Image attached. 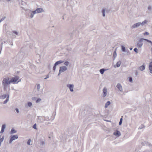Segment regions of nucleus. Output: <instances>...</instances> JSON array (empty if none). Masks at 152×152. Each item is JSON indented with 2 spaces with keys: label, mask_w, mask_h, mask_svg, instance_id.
Returning <instances> with one entry per match:
<instances>
[{
  "label": "nucleus",
  "mask_w": 152,
  "mask_h": 152,
  "mask_svg": "<svg viewBox=\"0 0 152 152\" xmlns=\"http://www.w3.org/2000/svg\"><path fill=\"white\" fill-rule=\"evenodd\" d=\"M140 68L141 71L144 70L145 69V65H142L140 67Z\"/></svg>",
  "instance_id": "4be33fe9"
},
{
  "label": "nucleus",
  "mask_w": 152,
  "mask_h": 152,
  "mask_svg": "<svg viewBox=\"0 0 152 152\" xmlns=\"http://www.w3.org/2000/svg\"><path fill=\"white\" fill-rule=\"evenodd\" d=\"M49 77V75H46V77L45 78V79H47V78H48Z\"/></svg>",
  "instance_id": "c03bdc74"
},
{
  "label": "nucleus",
  "mask_w": 152,
  "mask_h": 152,
  "mask_svg": "<svg viewBox=\"0 0 152 152\" xmlns=\"http://www.w3.org/2000/svg\"><path fill=\"white\" fill-rule=\"evenodd\" d=\"M19 77L18 76H16L12 78L10 80L11 83H15L19 79Z\"/></svg>",
  "instance_id": "0eeeda50"
},
{
  "label": "nucleus",
  "mask_w": 152,
  "mask_h": 152,
  "mask_svg": "<svg viewBox=\"0 0 152 152\" xmlns=\"http://www.w3.org/2000/svg\"><path fill=\"white\" fill-rule=\"evenodd\" d=\"M113 134L117 137H119L121 135V133L119 131L116 130L113 132Z\"/></svg>",
  "instance_id": "6e6552de"
},
{
  "label": "nucleus",
  "mask_w": 152,
  "mask_h": 152,
  "mask_svg": "<svg viewBox=\"0 0 152 152\" xmlns=\"http://www.w3.org/2000/svg\"><path fill=\"white\" fill-rule=\"evenodd\" d=\"M129 80L130 82H132V77H129Z\"/></svg>",
  "instance_id": "c9c22d12"
},
{
  "label": "nucleus",
  "mask_w": 152,
  "mask_h": 152,
  "mask_svg": "<svg viewBox=\"0 0 152 152\" xmlns=\"http://www.w3.org/2000/svg\"><path fill=\"white\" fill-rule=\"evenodd\" d=\"M8 1H10V0H7Z\"/></svg>",
  "instance_id": "4d7b16f0"
},
{
  "label": "nucleus",
  "mask_w": 152,
  "mask_h": 152,
  "mask_svg": "<svg viewBox=\"0 0 152 152\" xmlns=\"http://www.w3.org/2000/svg\"><path fill=\"white\" fill-rule=\"evenodd\" d=\"M149 34V33L148 32H145L144 33V34L145 35H148Z\"/></svg>",
  "instance_id": "37998d69"
},
{
  "label": "nucleus",
  "mask_w": 152,
  "mask_h": 152,
  "mask_svg": "<svg viewBox=\"0 0 152 152\" xmlns=\"http://www.w3.org/2000/svg\"><path fill=\"white\" fill-rule=\"evenodd\" d=\"M9 96L8 94H4L0 96V98L1 99H4L5 98H6V100L3 103L4 104H5L9 100Z\"/></svg>",
  "instance_id": "7ed1b4c3"
},
{
  "label": "nucleus",
  "mask_w": 152,
  "mask_h": 152,
  "mask_svg": "<svg viewBox=\"0 0 152 152\" xmlns=\"http://www.w3.org/2000/svg\"><path fill=\"white\" fill-rule=\"evenodd\" d=\"M109 10H102V13L103 16L104 17L105 16V13L106 12L107 13L109 12Z\"/></svg>",
  "instance_id": "a211bd4d"
},
{
  "label": "nucleus",
  "mask_w": 152,
  "mask_h": 152,
  "mask_svg": "<svg viewBox=\"0 0 152 152\" xmlns=\"http://www.w3.org/2000/svg\"><path fill=\"white\" fill-rule=\"evenodd\" d=\"M110 103L111 102L110 101H107L105 104V107L106 108L110 104Z\"/></svg>",
  "instance_id": "412c9836"
},
{
  "label": "nucleus",
  "mask_w": 152,
  "mask_h": 152,
  "mask_svg": "<svg viewBox=\"0 0 152 152\" xmlns=\"http://www.w3.org/2000/svg\"><path fill=\"white\" fill-rule=\"evenodd\" d=\"M6 126V125L5 124H3L2 125L1 130L0 132V133H2L4 132V129H5Z\"/></svg>",
  "instance_id": "f8f14e48"
},
{
  "label": "nucleus",
  "mask_w": 152,
  "mask_h": 152,
  "mask_svg": "<svg viewBox=\"0 0 152 152\" xmlns=\"http://www.w3.org/2000/svg\"><path fill=\"white\" fill-rule=\"evenodd\" d=\"M3 141V140H1L0 139V142H1H1Z\"/></svg>",
  "instance_id": "de8ad7c7"
},
{
  "label": "nucleus",
  "mask_w": 152,
  "mask_h": 152,
  "mask_svg": "<svg viewBox=\"0 0 152 152\" xmlns=\"http://www.w3.org/2000/svg\"><path fill=\"white\" fill-rule=\"evenodd\" d=\"M122 120H123V119H122V118H120V121H119V125H120L122 124Z\"/></svg>",
  "instance_id": "7c9ffc66"
},
{
  "label": "nucleus",
  "mask_w": 152,
  "mask_h": 152,
  "mask_svg": "<svg viewBox=\"0 0 152 152\" xmlns=\"http://www.w3.org/2000/svg\"><path fill=\"white\" fill-rule=\"evenodd\" d=\"M149 69L150 71V73L152 74V61L149 63Z\"/></svg>",
  "instance_id": "4468645a"
},
{
  "label": "nucleus",
  "mask_w": 152,
  "mask_h": 152,
  "mask_svg": "<svg viewBox=\"0 0 152 152\" xmlns=\"http://www.w3.org/2000/svg\"><path fill=\"white\" fill-rule=\"evenodd\" d=\"M105 71H106V69H105L103 68V69H100L99 72L102 75L104 74V72Z\"/></svg>",
  "instance_id": "aec40b11"
},
{
  "label": "nucleus",
  "mask_w": 152,
  "mask_h": 152,
  "mask_svg": "<svg viewBox=\"0 0 152 152\" xmlns=\"http://www.w3.org/2000/svg\"><path fill=\"white\" fill-rule=\"evenodd\" d=\"M37 10H41V9L40 8H38V9H37Z\"/></svg>",
  "instance_id": "3c124183"
},
{
  "label": "nucleus",
  "mask_w": 152,
  "mask_h": 152,
  "mask_svg": "<svg viewBox=\"0 0 152 152\" xmlns=\"http://www.w3.org/2000/svg\"><path fill=\"white\" fill-rule=\"evenodd\" d=\"M36 126H37L36 124H35L33 126V128L34 129H37V128Z\"/></svg>",
  "instance_id": "72a5a7b5"
},
{
  "label": "nucleus",
  "mask_w": 152,
  "mask_h": 152,
  "mask_svg": "<svg viewBox=\"0 0 152 152\" xmlns=\"http://www.w3.org/2000/svg\"><path fill=\"white\" fill-rule=\"evenodd\" d=\"M31 141V140L30 139H29L27 142V144L28 145H30V142Z\"/></svg>",
  "instance_id": "e433bc0d"
},
{
  "label": "nucleus",
  "mask_w": 152,
  "mask_h": 152,
  "mask_svg": "<svg viewBox=\"0 0 152 152\" xmlns=\"http://www.w3.org/2000/svg\"><path fill=\"white\" fill-rule=\"evenodd\" d=\"M21 80H19L16 83H18Z\"/></svg>",
  "instance_id": "09e8293b"
},
{
  "label": "nucleus",
  "mask_w": 152,
  "mask_h": 152,
  "mask_svg": "<svg viewBox=\"0 0 152 152\" xmlns=\"http://www.w3.org/2000/svg\"><path fill=\"white\" fill-rule=\"evenodd\" d=\"M11 137L9 142L10 143H11L13 140L17 139L18 138V135H11Z\"/></svg>",
  "instance_id": "423d86ee"
},
{
  "label": "nucleus",
  "mask_w": 152,
  "mask_h": 152,
  "mask_svg": "<svg viewBox=\"0 0 152 152\" xmlns=\"http://www.w3.org/2000/svg\"><path fill=\"white\" fill-rule=\"evenodd\" d=\"M141 25V23L140 22H138L134 24H133L131 27V28H137L140 26Z\"/></svg>",
  "instance_id": "1a4fd4ad"
},
{
  "label": "nucleus",
  "mask_w": 152,
  "mask_h": 152,
  "mask_svg": "<svg viewBox=\"0 0 152 152\" xmlns=\"http://www.w3.org/2000/svg\"><path fill=\"white\" fill-rule=\"evenodd\" d=\"M57 65H56L55 64H54V66L53 68V70L55 72L56 70V66Z\"/></svg>",
  "instance_id": "cd10ccee"
},
{
  "label": "nucleus",
  "mask_w": 152,
  "mask_h": 152,
  "mask_svg": "<svg viewBox=\"0 0 152 152\" xmlns=\"http://www.w3.org/2000/svg\"><path fill=\"white\" fill-rule=\"evenodd\" d=\"M145 41H146L147 42H149L151 44V45L152 46V42L151 40H150L148 39H145Z\"/></svg>",
  "instance_id": "a878e982"
},
{
  "label": "nucleus",
  "mask_w": 152,
  "mask_h": 152,
  "mask_svg": "<svg viewBox=\"0 0 152 152\" xmlns=\"http://www.w3.org/2000/svg\"><path fill=\"white\" fill-rule=\"evenodd\" d=\"M49 137L50 138V137Z\"/></svg>",
  "instance_id": "5fc2aeb1"
},
{
  "label": "nucleus",
  "mask_w": 152,
  "mask_h": 152,
  "mask_svg": "<svg viewBox=\"0 0 152 152\" xmlns=\"http://www.w3.org/2000/svg\"><path fill=\"white\" fill-rule=\"evenodd\" d=\"M147 22V20H145L143 21L142 22V23H141V25L142 26H143Z\"/></svg>",
  "instance_id": "bb28decb"
},
{
  "label": "nucleus",
  "mask_w": 152,
  "mask_h": 152,
  "mask_svg": "<svg viewBox=\"0 0 152 152\" xmlns=\"http://www.w3.org/2000/svg\"><path fill=\"white\" fill-rule=\"evenodd\" d=\"M67 69V67L65 66H62L60 67L59 72L58 74L59 75L61 72H63L66 70Z\"/></svg>",
  "instance_id": "39448f33"
},
{
  "label": "nucleus",
  "mask_w": 152,
  "mask_h": 152,
  "mask_svg": "<svg viewBox=\"0 0 152 152\" xmlns=\"http://www.w3.org/2000/svg\"><path fill=\"white\" fill-rule=\"evenodd\" d=\"M6 18V17L4 16L0 20V21L1 22Z\"/></svg>",
  "instance_id": "58836bf2"
},
{
  "label": "nucleus",
  "mask_w": 152,
  "mask_h": 152,
  "mask_svg": "<svg viewBox=\"0 0 152 152\" xmlns=\"http://www.w3.org/2000/svg\"><path fill=\"white\" fill-rule=\"evenodd\" d=\"M11 83L10 80L9 78H5L3 80L2 84L4 89H5L7 88L8 86Z\"/></svg>",
  "instance_id": "f257e3e1"
},
{
  "label": "nucleus",
  "mask_w": 152,
  "mask_h": 152,
  "mask_svg": "<svg viewBox=\"0 0 152 152\" xmlns=\"http://www.w3.org/2000/svg\"><path fill=\"white\" fill-rule=\"evenodd\" d=\"M41 144L42 145H44L45 144V142L44 141H41Z\"/></svg>",
  "instance_id": "ea45409f"
},
{
  "label": "nucleus",
  "mask_w": 152,
  "mask_h": 152,
  "mask_svg": "<svg viewBox=\"0 0 152 152\" xmlns=\"http://www.w3.org/2000/svg\"><path fill=\"white\" fill-rule=\"evenodd\" d=\"M64 62V61L59 60V61L56 62L55 64H56V65H57L61 63H63V62Z\"/></svg>",
  "instance_id": "f3484780"
},
{
  "label": "nucleus",
  "mask_w": 152,
  "mask_h": 152,
  "mask_svg": "<svg viewBox=\"0 0 152 152\" xmlns=\"http://www.w3.org/2000/svg\"><path fill=\"white\" fill-rule=\"evenodd\" d=\"M67 87L69 88L71 92H73V85L71 84H68L67 85Z\"/></svg>",
  "instance_id": "9b49d317"
},
{
  "label": "nucleus",
  "mask_w": 152,
  "mask_h": 152,
  "mask_svg": "<svg viewBox=\"0 0 152 152\" xmlns=\"http://www.w3.org/2000/svg\"><path fill=\"white\" fill-rule=\"evenodd\" d=\"M71 16L72 18H75L77 16V14H75V13L73 11V10H71Z\"/></svg>",
  "instance_id": "dca6fc26"
},
{
  "label": "nucleus",
  "mask_w": 152,
  "mask_h": 152,
  "mask_svg": "<svg viewBox=\"0 0 152 152\" xmlns=\"http://www.w3.org/2000/svg\"><path fill=\"white\" fill-rule=\"evenodd\" d=\"M13 32L14 34H15L16 35H18V32L17 31H13Z\"/></svg>",
  "instance_id": "79ce46f5"
},
{
  "label": "nucleus",
  "mask_w": 152,
  "mask_h": 152,
  "mask_svg": "<svg viewBox=\"0 0 152 152\" xmlns=\"http://www.w3.org/2000/svg\"><path fill=\"white\" fill-rule=\"evenodd\" d=\"M63 19H64V16H63Z\"/></svg>",
  "instance_id": "864d4df0"
},
{
  "label": "nucleus",
  "mask_w": 152,
  "mask_h": 152,
  "mask_svg": "<svg viewBox=\"0 0 152 152\" xmlns=\"http://www.w3.org/2000/svg\"><path fill=\"white\" fill-rule=\"evenodd\" d=\"M1 22L0 21V23Z\"/></svg>",
  "instance_id": "13d9d810"
},
{
  "label": "nucleus",
  "mask_w": 152,
  "mask_h": 152,
  "mask_svg": "<svg viewBox=\"0 0 152 152\" xmlns=\"http://www.w3.org/2000/svg\"><path fill=\"white\" fill-rule=\"evenodd\" d=\"M116 87L121 92L123 91L122 87L121 84L118 83L116 85Z\"/></svg>",
  "instance_id": "9d476101"
},
{
  "label": "nucleus",
  "mask_w": 152,
  "mask_h": 152,
  "mask_svg": "<svg viewBox=\"0 0 152 152\" xmlns=\"http://www.w3.org/2000/svg\"><path fill=\"white\" fill-rule=\"evenodd\" d=\"M134 52L137 53H138V49L137 48H134Z\"/></svg>",
  "instance_id": "f704fd0d"
},
{
  "label": "nucleus",
  "mask_w": 152,
  "mask_h": 152,
  "mask_svg": "<svg viewBox=\"0 0 152 152\" xmlns=\"http://www.w3.org/2000/svg\"><path fill=\"white\" fill-rule=\"evenodd\" d=\"M4 139V136H3L1 138H0L3 141Z\"/></svg>",
  "instance_id": "a18cd8bd"
},
{
  "label": "nucleus",
  "mask_w": 152,
  "mask_h": 152,
  "mask_svg": "<svg viewBox=\"0 0 152 152\" xmlns=\"http://www.w3.org/2000/svg\"><path fill=\"white\" fill-rule=\"evenodd\" d=\"M17 132V131L15 130L13 128L12 129L10 133L11 134L15 133Z\"/></svg>",
  "instance_id": "5701e85b"
},
{
  "label": "nucleus",
  "mask_w": 152,
  "mask_h": 152,
  "mask_svg": "<svg viewBox=\"0 0 152 152\" xmlns=\"http://www.w3.org/2000/svg\"><path fill=\"white\" fill-rule=\"evenodd\" d=\"M40 88V85L39 84H38L37 86V89L39 91Z\"/></svg>",
  "instance_id": "2f4dec72"
},
{
  "label": "nucleus",
  "mask_w": 152,
  "mask_h": 152,
  "mask_svg": "<svg viewBox=\"0 0 152 152\" xmlns=\"http://www.w3.org/2000/svg\"><path fill=\"white\" fill-rule=\"evenodd\" d=\"M145 127V126L144 125H143V124H141L139 127L138 129H142L144 128Z\"/></svg>",
  "instance_id": "393cba45"
},
{
  "label": "nucleus",
  "mask_w": 152,
  "mask_h": 152,
  "mask_svg": "<svg viewBox=\"0 0 152 152\" xmlns=\"http://www.w3.org/2000/svg\"><path fill=\"white\" fill-rule=\"evenodd\" d=\"M121 50L123 52H126V48L123 45L121 46Z\"/></svg>",
  "instance_id": "b1692460"
},
{
  "label": "nucleus",
  "mask_w": 152,
  "mask_h": 152,
  "mask_svg": "<svg viewBox=\"0 0 152 152\" xmlns=\"http://www.w3.org/2000/svg\"><path fill=\"white\" fill-rule=\"evenodd\" d=\"M1 142H0V147L1 146Z\"/></svg>",
  "instance_id": "603ef678"
},
{
  "label": "nucleus",
  "mask_w": 152,
  "mask_h": 152,
  "mask_svg": "<svg viewBox=\"0 0 152 152\" xmlns=\"http://www.w3.org/2000/svg\"><path fill=\"white\" fill-rule=\"evenodd\" d=\"M69 64V63L68 61H66L64 63V65L66 66H68Z\"/></svg>",
  "instance_id": "c85d7f7f"
},
{
  "label": "nucleus",
  "mask_w": 152,
  "mask_h": 152,
  "mask_svg": "<svg viewBox=\"0 0 152 152\" xmlns=\"http://www.w3.org/2000/svg\"><path fill=\"white\" fill-rule=\"evenodd\" d=\"M145 41V39L141 38L139 39L137 42V45L139 48H141L143 45V42Z\"/></svg>",
  "instance_id": "f03ea898"
},
{
  "label": "nucleus",
  "mask_w": 152,
  "mask_h": 152,
  "mask_svg": "<svg viewBox=\"0 0 152 152\" xmlns=\"http://www.w3.org/2000/svg\"><path fill=\"white\" fill-rule=\"evenodd\" d=\"M28 106L29 107H31L32 105V103L31 102H28L27 103Z\"/></svg>",
  "instance_id": "c756f323"
},
{
  "label": "nucleus",
  "mask_w": 152,
  "mask_h": 152,
  "mask_svg": "<svg viewBox=\"0 0 152 152\" xmlns=\"http://www.w3.org/2000/svg\"><path fill=\"white\" fill-rule=\"evenodd\" d=\"M15 110L16 111V112L17 113H19V110L18 109V108H16L15 109Z\"/></svg>",
  "instance_id": "a19ab883"
},
{
  "label": "nucleus",
  "mask_w": 152,
  "mask_h": 152,
  "mask_svg": "<svg viewBox=\"0 0 152 152\" xmlns=\"http://www.w3.org/2000/svg\"><path fill=\"white\" fill-rule=\"evenodd\" d=\"M44 12V10H34L32 11L31 13L30 12V17L31 18H32L35 13H39L42 12Z\"/></svg>",
  "instance_id": "20e7f679"
},
{
  "label": "nucleus",
  "mask_w": 152,
  "mask_h": 152,
  "mask_svg": "<svg viewBox=\"0 0 152 152\" xmlns=\"http://www.w3.org/2000/svg\"><path fill=\"white\" fill-rule=\"evenodd\" d=\"M124 95H125V93H124Z\"/></svg>",
  "instance_id": "6e6d98bb"
},
{
  "label": "nucleus",
  "mask_w": 152,
  "mask_h": 152,
  "mask_svg": "<svg viewBox=\"0 0 152 152\" xmlns=\"http://www.w3.org/2000/svg\"><path fill=\"white\" fill-rule=\"evenodd\" d=\"M103 97H104L107 95V89L106 87H104L103 88Z\"/></svg>",
  "instance_id": "ddd939ff"
},
{
  "label": "nucleus",
  "mask_w": 152,
  "mask_h": 152,
  "mask_svg": "<svg viewBox=\"0 0 152 152\" xmlns=\"http://www.w3.org/2000/svg\"><path fill=\"white\" fill-rule=\"evenodd\" d=\"M121 64V61H118L116 63L115 66L117 67H118L120 66Z\"/></svg>",
  "instance_id": "6ab92c4d"
},
{
  "label": "nucleus",
  "mask_w": 152,
  "mask_h": 152,
  "mask_svg": "<svg viewBox=\"0 0 152 152\" xmlns=\"http://www.w3.org/2000/svg\"><path fill=\"white\" fill-rule=\"evenodd\" d=\"M132 48H130V50H132Z\"/></svg>",
  "instance_id": "8fccbe9b"
},
{
  "label": "nucleus",
  "mask_w": 152,
  "mask_h": 152,
  "mask_svg": "<svg viewBox=\"0 0 152 152\" xmlns=\"http://www.w3.org/2000/svg\"><path fill=\"white\" fill-rule=\"evenodd\" d=\"M50 64H49V65H48V68L50 69Z\"/></svg>",
  "instance_id": "49530a36"
},
{
  "label": "nucleus",
  "mask_w": 152,
  "mask_h": 152,
  "mask_svg": "<svg viewBox=\"0 0 152 152\" xmlns=\"http://www.w3.org/2000/svg\"><path fill=\"white\" fill-rule=\"evenodd\" d=\"M41 99L40 98H38L36 101V102L37 103H38L41 101Z\"/></svg>",
  "instance_id": "4c0bfd02"
},
{
  "label": "nucleus",
  "mask_w": 152,
  "mask_h": 152,
  "mask_svg": "<svg viewBox=\"0 0 152 152\" xmlns=\"http://www.w3.org/2000/svg\"><path fill=\"white\" fill-rule=\"evenodd\" d=\"M116 56H117L116 53L115 51L114 52L113 55V56L114 58H115L116 57Z\"/></svg>",
  "instance_id": "473e14b6"
},
{
  "label": "nucleus",
  "mask_w": 152,
  "mask_h": 152,
  "mask_svg": "<svg viewBox=\"0 0 152 152\" xmlns=\"http://www.w3.org/2000/svg\"><path fill=\"white\" fill-rule=\"evenodd\" d=\"M37 121L40 123H42L43 122V118L42 116H39L38 117Z\"/></svg>",
  "instance_id": "2eb2a0df"
}]
</instances>
